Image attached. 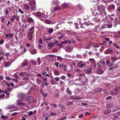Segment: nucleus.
Segmentation results:
<instances>
[{
    "label": "nucleus",
    "mask_w": 120,
    "mask_h": 120,
    "mask_svg": "<svg viewBox=\"0 0 120 120\" xmlns=\"http://www.w3.org/2000/svg\"><path fill=\"white\" fill-rule=\"evenodd\" d=\"M105 25H106L108 26V27L109 28H111L112 26V22H108L107 23H106V24H105Z\"/></svg>",
    "instance_id": "13"
},
{
    "label": "nucleus",
    "mask_w": 120,
    "mask_h": 120,
    "mask_svg": "<svg viewBox=\"0 0 120 120\" xmlns=\"http://www.w3.org/2000/svg\"><path fill=\"white\" fill-rule=\"evenodd\" d=\"M44 82L45 86H47L49 85V83L47 82V81H44Z\"/></svg>",
    "instance_id": "60"
},
{
    "label": "nucleus",
    "mask_w": 120,
    "mask_h": 120,
    "mask_svg": "<svg viewBox=\"0 0 120 120\" xmlns=\"http://www.w3.org/2000/svg\"><path fill=\"white\" fill-rule=\"evenodd\" d=\"M66 90L67 92H68V94L70 95L72 94V93L71 91H70L69 88H67L66 89Z\"/></svg>",
    "instance_id": "37"
},
{
    "label": "nucleus",
    "mask_w": 120,
    "mask_h": 120,
    "mask_svg": "<svg viewBox=\"0 0 120 120\" xmlns=\"http://www.w3.org/2000/svg\"><path fill=\"white\" fill-rule=\"evenodd\" d=\"M67 66L64 64L63 67H62V69H63L64 71H66L67 70Z\"/></svg>",
    "instance_id": "33"
},
{
    "label": "nucleus",
    "mask_w": 120,
    "mask_h": 120,
    "mask_svg": "<svg viewBox=\"0 0 120 120\" xmlns=\"http://www.w3.org/2000/svg\"><path fill=\"white\" fill-rule=\"evenodd\" d=\"M54 43L53 42H49L48 43L47 46L49 47L50 48H51L54 45Z\"/></svg>",
    "instance_id": "20"
},
{
    "label": "nucleus",
    "mask_w": 120,
    "mask_h": 120,
    "mask_svg": "<svg viewBox=\"0 0 120 120\" xmlns=\"http://www.w3.org/2000/svg\"><path fill=\"white\" fill-rule=\"evenodd\" d=\"M92 68L91 67L88 68L86 70V73L88 74L90 73L92 71Z\"/></svg>",
    "instance_id": "26"
},
{
    "label": "nucleus",
    "mask_w": 120,
    "mask_h": 120,
    "mask_svg": "<svg viewBox=\"0 0 120 120\" xmlns=\"http://www.w3.org/2000/svg\"><path fill=\"white\" fill-rule=\"evenodd\" d=\"M34 30L28 33L27 36V38L28 40L30 41L32 40L33 38V34Z\"/></svg>",
    "instance_id": "3"
},
{
    "label": "nucleus",
    "mask_w": 120,
    "mask_h": 120,
    "mask_svg": "<svg viewBox=\"0 0 120 120\" xmlns=\"http://www.w3.org/2000/svg\"><path fill=\"white\" fill-rule=\"evenodd\" d=\"M10 45L9 43L6 44L5 46V47L7 49H8L10 48Z\"/></svg>",
    "instance_id": "48"
},
{
    "label": "nucleus",
    "mask_w": 120,
    "mask_h": 120,
    "mask_svg": "<svg viewBox=\"0 0 120 120\" xmlns=\"http://www.w3.org/2000/svg\"><path fill=\"white\" fill-rule=\"evenodd\" d=\"M27 21L29 23H33L34 22V21L32 18L31 17H29L27 19Z\"/></svg>",
    "instance_id": "19"
},
{
    "label": "nucleus",
    "mask_w": 120,
    "mask_h": 120,
    "mask_svg": "<svg viewBox=\"0 0 120 120\" xmlns=\"http://www.w3.org/2000/svg\"><path fill=\"white\" fill-rule=\"evenodd\" d=\"M92 45V43L91 42L88 43L86 45V48L88 49H90Z\"/></svg>",
    "instance_id": "12"
},
{
    "label": "nucleus",
    "mask_w": 120,
    "mask_h": 120,
    "mask_svg": "<svg viewBox=\"0 0 120 120\" xmlns=\"http://www.w3.org/2000/svg\"><path fill=\"white\" fill-rule=\"evenodd\" d=\"M33 112L32 111L29 112V113L28 114V115L29 116H31L33 114Z\"/></svg>",
    "instance_id": "49"
},
{
    "label": "nucleus",
    "mask_w": 120,
    "mask_h": 120,
    "mask_svg": "<svg viewBox=\"0 0 120 120\" xmlns=\"http://www.w3.org/2000/svg\"><path fill=\"white\" fill-rule=\"evenodd\" d=\"M14 77L16 79H18L20 78L19 76H17V74L16 73H15L14 74Z\"/></svg>",
    "instance_id": "57"
},
{
    "label": "nucleus",
    "mask_w": 120,
    "mask_h": 120,
    "mask_svg": "<svg viewBox=\"0 0 120 120\" xmlns=\"http://www.w3.org/2000/svg\"><path fill=\"white\" fill-rule=\"evenodd\" d=\"M97 5V8L98 11L104 10H105L104 6L102 4H101L100 5Z\"/></svg>",
    "instance_id": "7"
},
{
    "label": "nucleus",
    "mask_w": 120,
    "mask_h": 120,
    "mask_svg": "<svg viewBox=\"0 0 120 120\" xmlns=\"http://www.w3.org/2000/svg\"><path fill=\"white\" fill-rule=\"evenodd\" d=\"M17 104L19 106H25L27 105V104L22 102L20 100H18L17 101Z\"/></svg>",
    "instance_id": "5"
},
{
    "label": "nucleus",
    "mask_w": 120,
    "mask_h": 120,
    "mask_svg": "<svg viewBox=\"0 0 120 120\" xmlns=\"http://www.w3.org/2000/svg\"><path fill=\"white\" fill-rule=\"evenodd\" d=\"M60 3L59 1L57 0L54 1L53 4V5H56V6H57Z\"/></svg>",
    "instance_id": "23"
},
{
    "label": "nucleus",
    "mask_w": 120,
    "mask_h": 120,
    "mask_svg": "<svg viewBox=\"0 0 120 120\" xmlns=\"http://www.w3.org/2000/svg\"><path fill=\"white\" fill-rule=\"evenodd\" d=\"M38 46L39 48L40 49H42L43 46L42 45L38 44Z\"/></svg>",
    "instance_id": "62"
},
{
    "label": "nucleus",
    "mask_w": 120,
    "mask_h": 120,
    "mask_svg": "<svg viewBox=\"0 0 120 120\" xmlns=\"http://www.w3.org/2000/svg\"><path fill=\"white\" fill-rule=\"evenodd\" d=\"M53 73L54 74L56 75H60V73L59 71L57 69H55L53 71Z\"/></svg>",
    "instance_id": "17"
},
{
    "label": "nucleus",
    "mask_w": 120,
    "mask_h": 120,
    "mask_svg": "<svg viewBox=\"0 0 120 120\" xmlns=\"http://www.w3.org/2000/svg\"><path fill=\"white\" fill-rule=\"evenodd\" d=\"M37 60L38 62V65H40L41 63V60L40 58L38 57L37 59Z\"/></svg>",
    "instance_id": "43"
},
{
    "label": "nucleus",
    "mask_w": 120,
    "mask_h": 120,
    "mask_svg": "<svg viewBox=\"0 0 120 120\" xmlns=\"http://www.w3.org/2000/svg\"><path fill=\"white\" fill-rule=\"evenodd\" d=\"M86 25L85 24H82L80 28H83L84 29L85 28Z\"/></svg>",
    "instance_id": "46"
},
{
    "label": "nucleus",
    "mask_w": 120,
    "mask_h": 120,
    "mask_svg": "<svg viewBox=\"0 0 120 120\" xmlns=\"http://www.w3.org/2000/svg\"><path fill=\"white\" fill-rule=\"evenodd\" d=\"M62 8H67L68 7V3H65L62 4Z\"/></svg>",
    "instance_id": "27"
},
{
    "label": "nucleus",
    "mask_w": 120,
    "mask_h": 120,
    "mask_svg": "<svg viewBox=\"0 0 120 120\" xmlns=\"http://www.w3.org/2000/svg\"><path fill=\"white\" fill-rule=\"evenodd\" d=\"M67 118V117L66 116L62 117L59 120H64L66 119Z\"/></svg>",
    "instance_id": "50"
},
{
    "label": "nucleus",
    "mask_w": 120,
    "mask_h": 120,
    "mask_svg": "<svg viewBox=\"0 0 120 120\" xmlns=\"http://www.w3.org/2000/svg\"><path fill=\"white\" fill-rule=\"evenodd\" d=\"M36 5H31V9L33 11H34L36 9Z\"/></svg>",
    "instance_id": "35"
},
{
    "label": "nucleus",
    "mask_w": 120,
    "mask_h": 120,
    "mask_svg": "<svg viewBox=\"0 0 120 120\" xmlns=\"http://www.w3.org/2000/svg\"><path fill=\"white\" fill-rule=\"evenodd\" d=\"M5 65L6 66V67H8L9 66L10 64H9V62H8L5 63Z\"/></svg>",
    "instance_id": "59"
},
{
    "label": "nucleus",
    "mask_w": 120,
    "mask_h": 120,
    "mask_svg": "<svg viewBox=\"0 0 120 120\" xmlns=\"http://www.w3.org/2000/svg\"><path fill=\"white\" fill-rule=\"evenodd\" d=\"M51 106L53 107H56L57 105L55 103H51Z\"/></svg>",
    "instance_id": "42"
},
{
    "label": "nucleus",
    "mask_w": 120,
    "mask_h": 120,
    "mask_svg": "<svg viewBox=\"0 0 120 120\" xmlns=\"http://www.w3.org/2000/svg\"><path fill=\"white\" fill-rule=\"evenodd\" d=\"M63 45L62 43L61 42L59 44H56V46L59 47L60 48H62L63 47Z\"/></svg>",
    "instance_id": "40"
},
{
    "label": "nucleus",
    "mask_w": 120,
    "mask_h": 120,
    "mask_svg": "<svg viewBox=\"0 0 120 120\" xmlns=\"http://www.w3.org/2000/svg\"><path fill=\"white\" fill-rule=\"evenodd\" d=\"M1 21L2 22H4L5 19L4 18V17L3 16H2L1 17Z\"/></svg>",
    "instance_id": "44"
},
{
    "label": "nucleus",
    "mask_w": 120,
    "mask_h": 120,
    "mask_svg": "<svg viewBox=\"0 0 120 120\" xmlns=\"http://www.w3.org/2000/svg\"><path fill=\"white\" fill-rule=\"evenodd\" d=\"M120 109V107H114L113 109L112 112H114L119 110Z\"/></svg>",
    "instance_id": "21"
},
{
    "label": "nucleus",
    "mask_w": 120,
    "mask_h": 120,
    "mask_svg": "<svg viewBox=\"0 0 120 120\" xmlns=\"http://www.w3.org/2000/svg\"><path fill=\"white\" fill-rule=\"evenodd\" d=\"M27 73L26 72H21L19 74V75L20 76H23Z\"/></svg>",
    "instance_id": "38"
},
{
    "label": "nucleus",
    "mask_w": 120,
    "mask_h": 120,
    "mask_svg": "<svg viewBox=\"0 0 120 120\" xmlns=\"http://www.w3.org/2000/svg\"><path fill=\"white\" fill-rule=\"evenodd\" d=\"M111 112V110L110 109H108L104 110L103 111V113L105 115H107L109 114Z\"/></svg>",
    "instance_id": "11"
},
{
    "label": "nucleus",
    "mask_w": 120,
    "mask_h": 120,
    "mask_svg": "<svg viewBox=\"0 0 120 120\" xmlns=\"http://www.w3.org/2000/svg\"><path fill=\"white\" fill-rule=\"evenodd\" d=\"M59 64V63L58 62L55 63H54L56 67H58V65Z\"/></svg>",
    "instance_id": "56"
},
{
    "label": "nucleus",
    "mask_w": 120,
    "mask_h": 120,
    "mask_svg": "<svg viewBox=\"0 0 120 120\" xmlns=\"http://www.w3.org/2000/svg\"><path fill=\"white\" fill-rule=\"evenodd\" d=\"M35 15L36 16L38 17H41L42 15L41 13L39 12H38L35 13Z\"/></svg>",
    "instance_id": "31"
},
{
    "label": "nucleus",
    "mask_w": 120,
    "mask_h": 120,
    "mask_svg": "<svg viewBox=\"0 0 120 120\" xmlns=\"http://www.w3.org/2000/svg\"><path fill=\"white\" fill-rule=\"evenodd\" d=\"M30 53L31 54H34L36 53V51L35 49H32L30 50Z\"/></svg>",
    "instance_id": "28"
},
{
    "label": "nucleus",
    "mask_w": 120,
    "mask_h": 120,
    "mask_svg": "<svg viewBox=\"0 0 120 120\" xmlns=\"http://www.w3.org/2000/svg\"><path fill=\"white\" fill-rule=\"evenodd\" d=\"M54 96L55 97H58L59 96V94L58 93H56L55 94Z\"/></svg>",
    "instance_id": "52"
},
{
    "label": "nucleus",
    "mask_w": 120,
    "mask_h": 120,
    "mask_svg": "<svg viewBox=\"0 0 120 120\" xmlns=\"http://www.w3.org/2000/svg\"><path fill=\"white\" fill-rule=\"evenodd\" d=\"M40 92L41 95H42L44 97H46L48 95V94L47 93L44 94L42 89H40Z\"/></svg>",
    "instance_id": "14"
},
{
    "label": "nucleus",
    "mask_w": 120,
    "mask_h": 120,
    "mask_svg": "<svg viewBox=\"0 0 120 120\" xmlns=\"http://www.w3.org/2000/svg\"><path fill=\"white\" fill-rule=\"evenodd\" d=\"M29 3L31 5H36V2L34 0L30 1Z\"/></svg>",
    "instance_id": "24"
},
{
    "label": "nucleus",
    "mask_w": 120,
    "mask_h": 120,
    "mask_svg": "<svg viewBox=\"0 0 120 120\" xmlns=\"http://www.w3.org/2000/svg\"><path fill=\"white\" fill-rule=\"evenodd\" d=\"M47 31L49 34H51L53 32V28H49L47 30Z\"/></svg>",
    "instance_id": "16"
},
{
    "label": "nucleus",
    "mask_w": 120,
    "mask_h": 120,
    "mask_svg": "<svg viewBox=\"0 0 120 120\" xmlns=\"http://www.w3.org/2000/svg\"><path fill=\"white\" fill-rule=\"evenodd\" d=\"M97 73L98 74H102L103 73V71L100 69H98L97 71Z\"/></svg>",
    "instance_id": "22"
},
{
    "label": "nucleus",
    "mask_w": 120,
    "mask_h": 120,
    "mask_svg": "<svg viewBox=\"0 0 120 120\" xmlns=\"http://www.w3.org/2000/svg\"><path fill=\"white\" fill-rule=\"evenodd\" d=\"M60 7L57 6L55 7L54 8V9L53 10V11L55 12L56 11H57L60 10Z\"/></svg>",
    "instance_id": "25"
},
{
    "label": "nucleus",
    "mask_w": 120,
    "mask_h": 120,
    "mask_svg": "<svg viewBox=\"0 0 120 120\" xmlns=\"http://www.w3.org/2000/svg\"><path fill=\"white\" fill-rule=\"evenodd\" d=\"M60 78L64 80L66 79V77L64 75H63L60 77Z\"/></svg>",
    "instance_id": "61"
},
{
    "label": "nucleus",
    "mask_w": 120,
    "mask_h": 120,
    "mask_svg": "<svg viewBox=\"0 0 120 120\" xmlns=\"http://www.w3.org/2000/svg\"><path fill=\"white\" fill-rule=\"evenodd\" d=\"M78 79L79 80H81L83 83H86L87 82L88 80V79L85 76L79 78Z\"/></svg>",
    "instance_id": "6"
},
{
    "label": "nucleus",
    "mask_w": 120,
    "mask_h": 120,
    "mask_svg": "<svg viewBox=\"0 0 120 120\" xmlns=\"http://www.w3.org/2000/svg\"><path fill=\"white\" fill-rule=\"evenodd\" d=\"M30 7L28 4H24L23 7V9L24 10H28L29 9Z\"/></svg>",
    "instance_id": "9"
},
{
    "label": "nucleus",
    "mask_w": 120,
    "mask_h": 120,
    "mask_svg": "<svg viewBox=\"0 0 120 120\" xmlns=\"http://www.w3.org/2000/svg\"><path fill=\"white\" fill-rule=\"evenodd\" d=\"M115 22L116 24H120V19L119 17L116 18L115 19Z\"/></svg>",
    "instance_id": "18"
},
{
    "label": "nucleus",
    "mask_w": 120,
    "mask_h": 120,
    "mask_svg": "<svg viewBox=\"0 0 120 120\" xmlns=\"http://www.w3.org/2000/svg\"><path fill=\"white\" fill-rule=\"evenodd\" d=\"M76 39L77 41H79V42H82V40L81 39L78 38H76Z\"/></svg>",
    "instance_id": "54"
},
{
    "label": "nucleus",
    "mask_w": 120,
    "mask_h": 120,
    "mask_svg": "<svg viewBox=\"0 0 120 120\" xmlns=\"http://www.w3.org/2000/svg\"><path fill=\"white\" fill-rule=\"evenodd\" d=\"M114 65V62L113 61H112L111 62V64H110L109 65H108V67H113V66Z\"/></svg>",
    "instance_id": "39"
},
{
    "label": "nucleus",
    "mask_w": 120,
    "mask_h": 120,
    "mask_svg": "<svg viewBox=\"0 0 120 120\" xmlns=\"http://www.w3.org/2000/svg\"><path fill=\"white\" fill-rule=\"evenodd\" d=\"M45 22L47 24H50V22L49 20L47 19L45 20Z\"/></svg>",
    "instance_id": "53"
},
{
    "label": "nucleus",
    "mask_w": 120,
    "mask_h": 120,
    "mask_svg": "<svg viewBox=\"0 0 120 120\" xmlns=\"http://www.w3.org/2000/svg\"><path fill=\"white\" fill-rule=\"evenodd\" d=\"M22 80L24 81H27L29 80V78L27 77H23V78Z\"/></svg>",
    "instance_id": "41"
},
{
    "label": "nucleus",
    "mask_w": 120,
    "mask_h": 120,
    "mask_svg": "<svg viewBox=\"0 0 120 120\" xmlns=\"http://www.w3.org/2000/svg\"><path fill=\"white\" fill-rule=\"evenodd\" d=\"M89 60L91 63L93 64H94L95 63V61L94 59L93 58L90 59H89Z\"/></svg>",
    "instance_id": "34"
},
{
    "label": "nucleus",
    "mask_w": 120,
    "mask_h": 120,
    "mask_svg": "<svg viewBox=\"0 0 120 120\" xmlns=\"http://www.w3.org/2000/svg\"><path fill=\"white\" fill-rule=\"evenodd\" d=\"M54 79L56 81H58L60 79L58 77H56Z\"/></svg>",
    "instance_id": "64"
},
{
    "label": "nucleus",
    "mask_w": 120,
    "mask_h": 120,
    "mask_svg": "<svg viewBox=\"0 0 120 120\" xmlns=\"http://www.w3.org/2000/svg\"><path fill=\"white\" fill-rule=\"evenodd\" d=\"M19 96L22 101L25 102L28 101L31 97L30 96L27 97L26 94L22 93L19 94Z\"/></svg>",
    "instance_id": "1"
},
{
    "label": "nucleus",
    "mask_w": 120,
    "mask_h": 120,
    "mask_svg": "<svg viewBox=\"0 0 120 120\" xmlns=\"http://www.w3.org/2000/svg\"><path fill=\"white\" fill-rule=\"evenodd\" d=\"M72 48L71 47L69 46V45H67L66 46L65 48V51L68 52H69L71 51Z\"/></svg>",
    "instance_id": "10"
},
{
    "label": "nucleus",
    "mask_w": 120,
    "mask_h": 120,
    "mask_svg": "<svg viewBox=\"0 0 120 120\" xmlns=\"http://www.w3.org/2000/svg\"><path fill=\"white\" fill-rule=\"evenodd\" d=\"M65 35V34L64 33L62 34L60 36L57 37V38L58 39H60L63 38Z\"/></svg>",
    "instance_id": "29"
},
{
    "label": "nucleus",
    "mask_w": 120,
    "mask_h": 120,
    "mask_svg": "<svg viewBox=\"0 0 120 120\" xmlns=\"http://www.w3.org/2000/svg\"><path fill=\"white\" fill-rule=\"evenodd\" d=\"M113 52V50L112 49H107L104 52V53L106 54H111Z\"/></svg>",
    "instance_id": "8"
},
{
    "label": "nucleus",
    "mask_w": 120,
    "mask_h": 120,
    "mask_svg": "<svg viewBox=\"0 0 120 120\" xmlns=\"http://www.w3.org/2000/svg\"><path fill=\"white\" fill-rule=\"evenodd\" d=\"M50 115L52 116H55L56 115V114L55 112H51L50 114Z\"/></svg>",
    "instance_id": "47"
},
{
    "label": "nucleus",
    "mask_w": 120,
    "mask_h": 120,
    "mask_svg": "<svg viewBox=\"0 0 120 120\" xmlns=\"http://www.w3.org/2000/svg\"><path fill=\"white\" fill-rule=\"evenodd\" d=\"M52 38V37H51L50 38H47L45 39H44V40H46V42L47 43H48V42H49V41H47V40H49L51 39Z\"/></svg>",
    "instance_id": "55"
},
{
    "label": "nucleus",
    "mask_w": 120,
    "mask_h": 120,
    "mask_svg": "<svg viewBox=\"0 0 120 120\" xmlns=\"http://www.w3.org/2000/svg\"><path fill=\"white\" fill-rule=\"evenodd\" d=\"M61 42L62 43V44H67L68 43V41H62Z\"/></svg>",
    "instance_id": "58"
},
{
    "label": "nucleus",
    "mask_w": 120,
    "mask_h": 120,
    "mask_svg": "<svg viewBox=\"0 0 120 120\" xmlns=\"http://www.w3.org/2000/svg\"><path fill=\"white\" fill-rule=\"evenodd\" d=\"M12 80L14 82H15L16 83H17L18 81V80L16 79H15L13 78L12 79Z\"/></svg>",
    "instance_id": "63"
},
{
    "label": "nucleus",
    "mask_w": 120,
    "mask_h": 120,
    "mask_svg": "<svg viewBox=\"0 0 120 120\" xmlns=\"http://www.w3.org/2000/svg\"><path fill=\"white\" fill-rule=\"evenodd\" d=\"M99 12L100 14V15L101 16H104V14L105 15V13H104V12H105V11H104V10H100L99 11Z\"/></svg>",
    "instance_id": "30"
},
{
    "label": "nucleus",
    "mask_w": 120,
    "mask_h": 120,
    "mask_svg": "<svg viewBox=\"0 0 120 120\" xmlns=\"http://www.w3.org/2000/svg\"><path fill=\"white\" fill-rule=\"evenodd\" d=\"M111 59L112 60H113L114 61H116L117 60L118 58L116 57H112L111 58Z\"/></svg>",
    "instance_id": "45"
},
{
    "label": "nucleus",
    "mask_w": 120,
    "mask_h": 120,
    "mask_svg": "<svg viewBox=\"0 0 120 120\" xmlns=\"http://www.w3.org/2000/svg\"><path fill=\"white\" fill-rule=\"evenodd\" d=\"M107 9L109 11L112 12L114 11L115 9V5L113 4L109 5L107 7Z\"/></svg>",
    "instance_id": "4"
},
{
    "label": "nucleus",
    "mask_w": 120,
    "mask_h": 120,
    "mask_svg": "<svg viewBox=\"0 0 120 120\" xmlns=\"http://www.w3.org/2000/svg\"><path fill=\"white\" fill-rule=\"evenodd\" d=\"M76 57L78 58H82L81 56L79 54H77L76 56Z\"/></svg>",
    "instance_id": "51"
},
{
    "label": "nucleus",
    "mask_w": 120,
    "mask_h": 120,
    "mask_svg": "<svg viewBox=\"0 0 120 120\" xmlns=\"http://www.w3.org/2000/svg\"><path fill=\"white\" fill-rule=\"evenodd\" d=\"M77 61L79 62L77 64L76 66L77 67L82 68L85 67L86 65V62H84L81 61Z\"/></svg>",
    "instance_id": "2"
},
{
    "label": "nucleus",
    "mask_w": 120,
    "mask_h": 120,
    "mask_svg": "<svg viewBox=\"0 0 120 120\" xmlns=\"http://www.w3.org/2000/svg\"><path fill=\"white\" fill-rule=\"evenodd\" d=\"M114 104L113 103H110L107 105L106 107L107 109L114 107Z\"/></svg>",
    "instance_id": "15"
},
{
    "label": "nucleus",
    "mask_w": 120,
    "mask_h": 120,
    "mask_svg": "<svg viewBox=\"0 0 120 120\" xmlns=\"http://www.w3.org/2000/svg\"><path fill=\"white\" fill-rule=\"evenodd\" d=\"M28 63L26 61H24L22 63V66L24 67L25 66L27 65Z\"/></svg>",
    "instance_id": "32"
},
{
    "label": "nucleus",
    "mask_w": 120,
    "mask_h": 120,
    "mask_svg": "<svg viewBox=\"0 0 120 120\" xmlns=\"http://www.w3.org/2000/svg\"><path fill=\"white\" fill-rule=\"evenodd\" d=\"M57 60L59 61H61L63 60V59L60 56H57Z\"/></svg>",
    "instance_id": "36"
}]
</instances>
